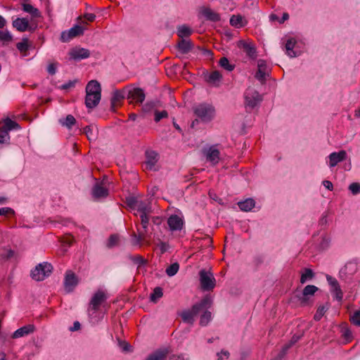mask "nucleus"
I'll return each mask as SVG.
<instances>
[{"label":"nucleus","mask_w":360,"mask_h":360,"mask_svg":"<svg viewBox=\"0 0 360 360\" xmlns=\"http://www.w3.org/2000/svg\"><path fill=\"white\" fill-rule=\"evenodd\" d=\"M167 224L171 231H179L183 228L184 220L179 215L172 214L167 219Z\"/></svg>","instance_id":"14"},{"label":"nucleus","mask_w":360,"mask_h":360,"mask_svg":"<svg viewBox=\"0 0 360 360\" xmlns=\"http://www.w3.org/2000/svg\"><path fill=\"white\" fill-rule=\"evenodd\" d=\"M342 336L347 342L351 341L352 339V332L348 328H345L342 329Z\"/></svg>","instance_id":"57"},{"label":"nucleus","mask_w":360,"mask_h":360,"mask_svg":"<svg viewBox=\"0 0 360 360\" xmlns=\"http://www.w3.org/2000/svg\"><path fill=\"white\" fill-rule=\"evenodd\" d=\"M191 30L186 25H182L178 29V36L181 38L191 35Z\"/></svg>","instance_id":"42"},{"label":"nucleus","mask_w":360,"mask_h":360,"mask_svg":"<svg viewBox=\"0 0 360 360\" xmlns=\"http://www.w3.org/2000/svg\"><path fill=\"white\" fill-rule=\"evenodd\" d=\"M179 265L178 263L175 262L169 265L166 269V273L169 276H174L179 271Z\"/></svg>","instance_id":"41"},{"label":"nucleus","mask_w":360,"mask_h":360,"mask_svg":"<svg viewBox=\"0 0 360 360\" xmlns=\"http://www.w3.org/2000/svg\"><path fill=\"white\" fill-rule=\"evenodd\" d=\"M326 309L324 306H320L317 310L316 314H314V319L315 321H319L324 314L326 313Z\"/></svg>","instance_id":"45"},{"label":"nucleus","mask_w":360,"mask_h":360,"mask_svg":"<svg viewBox=\"0 0 360 360\" xmlns=\"http://www.w3.org/2000/svg\"><path fill=\"white\" fill-rule=\"evenodd\" d=\"M101 98V95L89 94L85 96V105L87 108L93 109L96 107Z\"/></svg>","instance_id":"22"},{"label":"nucleus","mask_w":360,"mask_h":360,"mask_svg":"<svg viewBox=\"0 0 360 360\" xmlns=\"http://www.w3.org/2000/svg\"><path fill=\"white\" fill-rule=\"evenodd\" d=\"M158 248L160 250L161 254H164L169 249V245L165 242H160L158 244Z\"/></svg>","instance_id":"64"},{"label":"nucleus","mask_w":360,"mask_h":360,"mask_svg":"<svg viewBox=\"0 0 360 360\" xmlns=\"http://www.w3.org/2000/svg\"><path fill=\"white\" fill-rule=\"evenodd\" d=\"M84 28L79 25H75L68 31L61 33L60 39L63 42L69 41L70 39L82 36L84 34Z\"/></svg>","instance_id":"10"},{"label":"nucleus","mask_w":360,"mask_h":360,"mask_svg":"<svg viewBox=\"0 0 360 360\" xmlns=\"http://www.w3.org/2000/svg\"><path fill=\"white\" fill-rule=\"evenodd\" d=\"M168 116V113L166 110L158 111L155 112V121L156 122H160L162 118H166Z\"/></svg>","instance_id":"47"},{"label":"nucleus","mask_w":360,"mask_h":360,"mask_svg":"<svg viewBox=\"0 0 360 360\" xmlns=\"http://www.w3.org/2000/svg\"><path fill=\"white\" fill-rule=\"evenodd\" d=\"M238 205L242 211L249 212L255 207V202L252 198H248L244 201L239 202Z\"/></svg>","instance_id":"30"},{"label":"nucleus","mask_w":360,"mask_h":360,"mask_svg":"<svg viewBox=\"0 0 360 360\" xmlns=\"http://www.w3.org/2000/svg\"><path fill=\"white\" fill-rule=\"evenodd\" d=\"M206 159L213 165H216L219 161L220 153L215 146H211L205 153Z\"/></svg>","instance_id":"17"},{"label":"nucleus","mask_w":360,"mask_h":360,"mask_svg":"<svg viewBox=\"0 0 360 360\" xmlns=\"http://www.w3.org/2000/svg\"><path fill=\"white\" fill-rule=\"evenodd\" d=\"M349 189L353 194H358L360 193V184L359 183H352L349 185Z\"/></svg>","instance_id":"56"},{"label":"nucleus","mask_w":360,"mask_h":360,"mask_svg":"<svg viewBox=\"0 0 360 360\" xmlns=\"http://www.w3.org/2000/svg\"><path fill=\"white\" fill-rule=\"evenodd\" d=\"M146 95L141 88H134L129 91L127 99L131 104H141L145 100Z\"/></svg>","instance_id":"9"},{"label":"nucleus","mask_w":360,"mask_h":360,"mask_svg":"<svg viewBox=\"0 0 360 360\" xmlns=\"http://www.w3.org/2000/svg\"><path fill=\"white\" fill-rule=\"evenodd\" d=\"M22 9L24 11L30 13L33 18L40 17V12L39 11V10L33 7L31 4H23Z\"/></svg>","instance_id":"33"},{"label":"nucleus","mask_w":360,"mask_h":360,"mask_svg":"<svg viewBox=\"0 0 360 360\" xmlns=\"http://www.w3.org/2000/svg\"><path fill=\"white\" fill-rule=\"evenodd\" d=\"M78 82L77 79L70 80L68 82L61 85L60 89L63 90H68L73 89L76 84Z\"/></svg>","instance_id":"49"},{"label":"nucleus","mask_w":360,"mask_h":360,"mask_svg":"<svg viewBox=\"0 0 360 360\" xmlns=\"http://www.w3.org/2000/svg\"><path fill=\"white\" fill-rule=\"evenodd\" d=\"M207 309H204L203 313L200 316V324L202 326H205L208 324V323L212 319V314L210 311L207 310Z\"/></svg>","instance_id":"35"},{"label":"nucleus","mask_w":360,"mask_h":360,"mask_svg":"<svg viewBox=\"0 0 360 360\" xmlns=\"http://www.w3.org/2000/svg\"><path fill=\"white\" fill-rule=\"evenodd\" d=\"M107 293L102 290H97L92 296L89 307V311L96 312L101 306H102L108 299Z\"/></svg>","instance_id":"5"},{"label":"nucleus","mask_w":360,"mask_h":360,"mask_svg":"<svg viewBox=\"0 0 360 360\" xmlns=\"http://www.w3.org/2000/svg\"><path fill=\"white\" fill-rule=\"evenodd\" d=\"M219 65L221 68H233V66L229 65V60L226 57H222L219 59Z\"/></svg>","instance_id":"62"},{"label":"nucleus","mask_w":360,"mask_h":360,"mask_svg":"<svg viewBox=\"0 0 360 360\" xmlns=\"http://www.w3.org/2000/svg\"><path fill=\"white\" fill-rule=\"evenodd\" d=\"M262 99V96L253 88L248 87L246 89L245 92V100L247 106L253 108Z\"/></svg>","instance_id":"8"},{"label":"nucleus","mask_w":360,"mask_h":360,"mask_svg":"<svg viewBox=\"0 0 360 360\" xmlns=\"http://www.w3.org/2000/svg\"><path fill=\"white\" fill-rule=\"evenodd\" d=\"M168 352L167 349L157 350L148 356L146 360H165Z\"/></svg>","instance_id":"31"},{"label":"nucleus","mask_w":360,"mask_h":360,"mask_svg":"<svg viewBox=\"0 0 360 360\" xmlns=\"http://www.w3.org/2000/svg\"><path fill=\"white\" fill-rule=\"evenodd\" d=\"M298 340V338H295V336H293L292 338V340H290V343L285 345L283 347V349H282V353H283V355H284L285 354V352H287V350L294 344Z\"/></svg>","instance_id":"60"},{"label":"nucleus","mask_w":360,"mask_h":360,"mask_svg":"<svg viewBox=\"0 0 360 360\" xmlns=\"http://www.w3.org/2000/svg\"><path fill=\"white\" fill-rule=\"evenodd\" d=\"M193 110L195 115L204 122H209L215 117V108L210 103L197 104L193 108Z\"/></svg>","instance_id":"2"},{"label":"nucleus","mask_w":360,"mask_h":360,"mask_svg":"<svg viewBox=\"0 0 360 360\" xmlns=\"http://www.w3.org/2000/svg\"><path fill=\"white\" fill-rule=\"evenodd\" d=\"M211 305V300L209 297H205L200 300L198 303L195 304L191 309L183 310L179 316L183 321L190 325H193L195 321V318L200 312L205 309H208Z\"/></svg>","instance_id":"1"},{"label":"nucleus","mask_w":360,"mask_h":360,"mask_svg":"<svg viewBox=\"0 0 360 360\" xmlns=\"http://www.w3.org/2000/svg\"><path fill=\"white\" fill-rule=\"evenodd\" d=\"M13 26L20 32H25L29 27V21L27 18H17L13 22Z\"/></svg>","instance_id":"26"},{"label":"nucleus","mask_w":360,"mask_h":360,"mask_svg":"<svg viewBox=\"0 0 360 360\" xmlns=\"http://www.w3.org/2000/svg\"><path fill=\"white\" fill-rule=\"evenodd\" d=\"M139 200L136 198L129 197L127 198V204L131 209L134 210Z\"/></svg>","instance_id":"51"},{"label":"nucleus","mask_w":360,"mask_h":360,"mask_svg":"<svg viewBox=\"0 0 360 360\" xmlns=\"http://www.w3.org/2000/svg\"><path fill=\"white\" fill-rule=\"evenodd\" d=\"M146 160L145 162L146 169L153 170L158 162V153L155 151H147L146 153Z\"/></svg>","instance_id":"19"},{"label":"nucleus","mask_w":360,"mask_h":360,"mask_svg":"<svg viewBox=\"0 0 360 360\" xmlns=\"http://www.w3.org/2000/svg\"><path fill=\"white\" fill-rule=\"evenodd\" d=\"M0 39L4 42H9L12 40V36L8 31L0 30Z\"/></svg>","instance_id":"48"},{"label":"nucleus","mask_w":360,"mask_h":360,"mask_svg":"<svg viewBox=\"0 0 360 360\" xmlns=\"http://www.w3.org/2000/svg\"><path fill=\"white\" fill-rule=\"evenodd\" d=\"M200 12L207 20L212 22L220 20V15L210 8L203 7L201 8Z\"/></svg>","instance_id":"24"},{"label":"nucleus","mask_w":360,"mask_h":360,"mask_svg":"<svg viewBox=\"0 0 360 360\" xmlns=\"http://www.w3.org/2000/svg\"><path fill=\"white\" fill-rule=\"evenodd\" d=\"M18 129H20V126L16 122L9 118L4 120L0 124V145H9L11 139L9 131Z\"/></svg>","instance_id":"3"},{"label":"nucleus","mask_w":360,"mask_h":360,"mask_svg":"<svg viewBox=\"0 0 360 360\" xmlns=\"http://www.w3.org/2000/svg\"><path fill=\"white\" fill-rule=\"evenodd\" d=\"M91 193L94 199L98 200L106 198L109 192L103 182H96L92 188Z\"/></svg>","instance_id":"11"},{"label":"nucleus","mask_w":360,"mask_h":360,"mask_svg":"<svg viewBox=\"0 0 360 360\" xmlns=\"http://www.w3.org/2000/svg\"><path fill=\"white\" fill-rule=\"evenodd\" d=\"M295 45V41L292 39H288L285 44V49L287 53L290 57H294L295 56V52L293 51V48Z\"/></svg>","instance_id":"39"},{"label":"nucleus","mask_w":360,"mask_h":360,"mask_svg":"<svg viewBox=\"0 0 360 360\" xmlns=\"http://www.w3.org/2000/svg\"><path fill=\"white\" fill-rule=\"evenodd\" d=\"M357 269V264L355 262H349L345 264L344 268L341 269L340 273L351 276L356 272Z\"/></svg>","instance_id":"29"},{"label":"nucleus","mask_w":360,"mask_h":360,"mask_svg":"<svg viewBox=\"0 0 360 360\" xmlns=\"http://www.w3.org/2000/svg\"><path fill=\"white\" fill-rule=\"evenodd\" d=\"M77 283L78 281L75 274L71 271H67L64 281V287L66 292H70L72 291L77 285Z\"/></svg>","instance_id":"13"},{"label":"nucleus","mask_w":360,"mask_h":360,"mask_svg":"<svg viewBox=\"0 0 360 360\" xmlns=\"http://www.w3.org/2000/svg\"><path fill=\"white\" fill-rule=\"evenodd\" d=\"M150 214H141V224L142 226V229H138V233H134V237L136 240V243L140 244L142 241L145 240L146 238V235L148 232V225L149 222L148 215Z\"/></svg>","instance_id":"7"},{"label":"nucleus","mask_w":360,"mask_h":360,"mask_svg":"<svg viewBox=\"0 0 360 360\" xmlns=\"http://www.w3.org/2000/svg\"><path fill=\"white\" fill-rule=\"evenodd\" d=\"M326 280H327L328 284L330 286V288H333L334 287L339 285L338 281H337V279L335 278H334L330 275H328V274L326 275Z\"/></svg>","instance_id":"55"},{"label":"nucleus","mask_w":360,"mask_h":360,"mask_svg":"<svg viewBox=\"0 0 360 360\" xmlns=\"http://www.w3.org/2000/svg\"><path fill=\"white\" fill-rule=\"evenodd\" d=\"M16 46L20 51H26L28 49L27 39H23L21 42L18 43Z\"/></svg>","instance_id":"54"},{"label":"nucleus","mask_w":360,"mask_h":360,"mask_svg":"<svg viewBox=\"0 0 360 360\" xmlns=\"http://www.w3.org/2000/svg\"><path fill=\"white\" fill-rule=\"evenodd\" d=\"M318 290V288L313 285H308L305 286L303 290V297L300 299L301 304L305 305L307 302V297L308 295H313Z\"/></svg>","instance_id":"25"},{"label":"nucleus","mask_w":360,"mask_h":360,"mask_svg":"<svg viewBox=\"0 0 360 360\" xmlns=\"http://www.w3.org/2000/svg\"><path fill=\"white\" fill-rule=\"evenodd\" d=\"M14 214H15L14 210L10 207L0 208V216L8 217V216L14 215Z\"/></svg>","instance_id":"50"},{"label":"nucleus","mask_w":360,"mask_h":360,"mask_svg":"<svg viewBox=\"0 0 360 360\" xmlns=\"http://www.w3.org/2000/svg\"><path fill=\"white\" fill-rule=\"evenodd\" d=\"M217 356L218 360H223L224 358L228 359L230 354L227 350H221L220 352L217 354Z\"/></svg>","instance_id":"63"},{"label":"nucleus","mask_w":360,"mask_h":360,"mask_svg":"<svg viewBox=\"0 0 360 360\" xmlns=\"http://www.w3.org/2000/svg\"><path fill=\"white\" fill-rule=\"evenodd\" d=\"M60 122L63 126H65L68 129H71L73 125L76 123L75 118L72 115H68L66 116L64 121L60 120Z\"/></svg>","instance_id":"37"},{"label":"nucleus","mask_w":360,"mask_h":360,"mask_svg":"<svg viewBox=\"0 0 360 360\" xmlns=\"http://www.w3.org/2000/svg\"><path fill=\"white\" fill-rule=\"evenodd\" d=\"M53 269L51 264L48 262H43L37 266L31 271L32 278L37 281H43L50 275Z\"/></svg>","instance_id":"4"},{"label":"nucleus","mask_w":360,"mask_h":360,"mask_svg":"<svg viewBox=\"0 0 360 360\" xmlns=\"http://www.w3.org/2000/svg\"><path fill=\"white\" fill-rule=\"evenodd\" d=\"M200 285L204 290H212L216 284V280L210 271L202 269L199 272Z\"/></svg>","instance_id":"6"},{"label":"nucleus","mask_w":360,"mask_h":360,"mask_svg":"<svg viewBox=\"0 0 360 360\" xmlns=\"http://www.w3.org/2000/svg\"><path fill=\"white\" fill-rule=\"evenodd\" d=\"M268 70L269 69H257V72H255V78L262 84H263L267 77H269V72Z\"/></svg>","instance_id":"32"},{"label":"nucleus","mask_w":360,"mask_h":360,"mask_svg":"<svg viewBox=\"0 0 360 360\" xmlns=\"http://www.w3.org/2000/svg\"><path fill=\"white\" fill-rule=\"evenodd\" d=\"M230 24L236 27H241L244 26L243 23V17L240 15H233L230 19Z\"/></svg>","instance_id":"36"},{"label":"nucleus","mask_w":360,"mask_h":360,"mask_svg":"<svg viewBox=\"0 0 360 360\" xmlns=\"http://www.w3.org/2000/svg\"><path fill=\"white\" fill-rule=\"evenodd\" d=\"M96 129L93 126H86L83 129V133L86 134L89 141L94 140L96 138Z\"/></svg>","instance_id":"34"},{"label":"nucleus","mask_w":360,"mask_h":360,"mask_svg":"<svg viewBox=\"0 0 360 360\" xmlns=\"http://www.w3.org/2000/svg\"><path fill=\"white\" fill-rule=\"evenodd\" d=\"M35 327L32 324H28L16 330L11 335L12 338L17 339L32 333Z\"/></svg>","instance_id":"16"},{"label":"nucleus","mask_w":360,"mask_h":360,"mask_svg":"<svg viewBox=\"0 0 360 360\" xmlns=\"http://www.w3.org/2000/svg\"><path fill=\"white\" fill-rule=\"evenodd\" d=\"M166 74L170 78L179 77V72L176 69H166Z\"/></svg>","instance_id":"59"},{"label":"nucleus","mask_w":360,"mask_h":360,"mask_svg":"<svg viewBox=\"0 0 360 360\" xmlns=\"http://www.w3.org/2000/svg\"><path fill=\"white\" fill-rule=\"evenodd\" d=\"M101 95V87L96 80L90 81L86 86V95L89 94Z\"/></svg>","instance_id":"23"},{"label":"nucleus","mask_w":360,"mask_h":360,"mask_svg":"<svg viewBox=\"0 0 360 360\" xmlns=\"http://www.w3.org/2000/svg\"><path fill=\"white\" fill-rule=\"evenodd\" d=\"M298 340V338H295V336H293L292 338V340H290V343L285 345L283 347V349H282V353H283V355H284L285 354V352H287V350L294 344Z\"/></svg>","instance_id":"61"},{"label":"nucleus","mask_w":360,"mask_h":360,"mask_svg":"<svg viewBox=\"0 0 360 360\" xmlns=\"http://www.w3.org/2000/svg\"><path fill=\"white\" fill-rule=\"evenodd\" d=\"M330 291L334 295V297L337 300L340 302L342 301L343 298V292L340 288V285L333 288H330Z\"/></svg>","instance_id":"44"},{"label":"nucleus","mask_w":360,"mask_h":360,"mask_svg":"<svg viewBox=\"0 0 360 360\" xmlns=\"http://www.w3.org/2000/svg\"><path fill=\"white\" fill-rule=\"evenodd\" d=\"M347 153L345 150H340L338 153H332L329 155V165L330 167H333L337 165L340 162L344 160L346 158Z\"/></svg>","instance_id":"20"},{"label":"nucleus","mask_w":360,"mask_h":360,"mask_svg":"<svg viewBox=\"0 0 360 360\" xmlns=\"http://www.w3.org/2000/svg\"><path fill=\"white\" fill-rule=\"evenodd\" d=\"M124 98V90H115L113 92L111 98V108L113 111H115L116 108L120 105L122 100Z\"/></svg>","instance_id":"21"},{"label":"nucleus","mask_w":360,"mask_h":360,"mask_svg":"<svg viewBox=\"0 0 360 360\" xmlns=\"http://www.w3.org/2000/svg\"><path fill=\"white\" fill-rule=\"evenodd\" d=\"M179 72V77H182L184 79H186L187 80L189 79L190 77V73L188 70V69H176Z\"/></svg>","instance_id":"58"},{"label":"nucleus","mask_w":360,"mask_h":360,"mask_svg":"<svg viewBox=\"0 0 360 360\" xmlns=\"http://www.w3.org/2000/svg\"><path fill=\"white\" fill-rule=\"evenodd\" d=\"M314 277V273L310 269H305L304 272L302 274L300 278L301 283H304L307 280L311 279Z\"/></svg>","instance_id":"43"},{"label":"nucleus","mask_w":360,"mask_h":360,"mask_svg":"<svg viewBox=\"0 0 360 360\" xmlns=\"http://www.w3.org/2000/svg\"><path fill=\"white\" fill-rule=\"evenodd\" d=\"M89 56V51L84 48H75L70 51V56L72 59L74 60H81L86 58Z\"/></svg>","instance_id":"18"},{"label":"nucleus","mask_w":360,"mask_h":360,"mask_svg":"<svg viewBox=\"0 0 360 360\" xmlns=\"http://www.w3.org/2000/svg\"><path fill=\"white\" fill-rule=\"evenodd\" d=\"M198 49L201 51L202 54L205 57L207 60H213V53L211 51L200 47H198Z\"/></svg>","instance_id":"53"},{"label":"nucleus","mask_w":360,"mask_h":360,"mask_svg":"<svg viewBox=\"0 0 360 360\" xmlns=\"http://www.w3.org/2000/svg\"><path fill=\"white\" fill-rule=\"evenodd\" d=\"M239 49H242L248 56L255 59L257 57L256 47L252 42H247L243 40L239 41L238 43Z\"/></svg>","instance_id":"12"},{"label":"nucleus","mask_w":360,"mask_h":360,"mask_svg":"<svg viewBox=\"0 0 360 360\" xmlns=\"http://www.w3.org/2000/svg\"><path fill=\"white\" fill-rule=\"evenodd\" d=\"M204 79L211 85H218L221 79V74L218 70L209 72L207 70L202 74Z\"/></svg>","instance_id":"15"},{"label":"nucleus","mask_w":360,"mask_h":360,"mask_svg":"<svg viewBox=\"0 0 360 360\" xmlns=\"http://www.w3.org/2000/svg\"><path fill=\"white\" fill-rule=\"evenodd\" d=\"M162 289L160 287H156L150 295V300L153 302H156L158 299L162 297Z\"/></svg>","instance_id":"40"},{"label":"nucleus","mask_w":360,"mask_h":360,"mask_svg":"<svg viewBox=\"0 0 360 360\" xmlns=\"http://www.w3.org/2000/svg\"><path fill=\"white\" fill-rule=\"evenodd\" d=\"M118 236L117 235H111L108 240L107 245L108 248H112L117 244Z\"/></svg>","instance_id":"52"},{"label":"nucleus","mask_w":360,"mask_h":360,"mask_svg":"<svg viewBox=\"0 0 360 360\" xmlns=\"http://www.w3.org/2000/svg\"><path fill=\"white\" fill-rule=\"evenodd\" d=\"M134 210H136L141 214H150L152 208L150 203L142 200H139Z\"/></svg>","instance_id":"27"},{"label":"nucleus","mask_w":360,"mask_h":360,"mask_svg":"<svg viewBox=\"0 0 360 360\" xmlns=\"http://www.w3.org/2000/svg\"><path fill=\"white\" fill-rule=\"evenodd\" d=\"M193 47V43L188 39H182L178 43V49L182 53H187Z\"/></svg>","instance_id":"28"},{"label":"nucleus","mask_w":360,"mask_h":360,"mask_svg":"<svg viewBox=\"0 0 360 360\" xmlns=\"http://www.w3.org/2000/svg\"><path fill=\"white\" fill-rule=\"evenodd\" d=\"M350 321L355 326H360V310L356 311L350 318Z\"/></svg>","instance_id":"46"},{"label":"nucleus","mask_w":360,"mask_h":360,"mask_svg":"<svg viewBox=\"0 0 360 360\" xmlns=\"http://www.w3.org/2000/svg\"><path fill=\"white\" fill-rule=\"evenodd\" d=\"M130 259L135 264L138 265V268L141 266L146 265L148 263L147 259H144L142 256L139 255H136L130 257Z\"/></svg>","instance_id":"38"}]
</instances>
